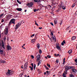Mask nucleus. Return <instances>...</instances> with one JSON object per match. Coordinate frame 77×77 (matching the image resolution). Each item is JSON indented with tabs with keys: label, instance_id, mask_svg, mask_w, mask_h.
<instances>
[{
	"label": "nucleus",
	"instance_id": "obj_1",
	"mask_svg": "<svg viewBox=\"0 0 77 77\" xmlns=\"http://www.w3.org/2000/svg\"><path fill=\"white\" fill-rule=\"evenodd\" d=\"M0 46L1 47V48L0 49V53L1 54H3V49H2V48L4 49H5V46L4 45V42L3 41H2V43L1 44Z\"/></svg>",
	"mask_w": 77,
	"mask_h": 77
},
{
	"label": "nucleus",
	"instance_id": "obj_2",
	"mask_svg": "<svg viewBox=\"0 0 77 77\" xmlns=\"http://www.w3.org/2000/svg\"><path fill=\"white\" fill-rule=\"evenodd\" d=\"M21 22L20 23H18L15 26V29H17L19 27H20V26H21Z\"/></svg>",
	"mask_w": 77,
	"mask_h": 77
},
{
	"label": "nucleus",
	"instance_id": "obj_3",
	"mask_svg": "<svg viewBox=\"0 0 77 77\" xmlns=\"http://www.w3.org/2000/svg\"><path fill=\"white\" fill-rule=\"evenodd\" d=\"M71 67H70V66H66L65 68V70L66 72H67L68 69H71Z\"/></svg>",
	"mask_w": 77,
	"mask_h": 77
},
{
	"label": "nucleus",
	"instance_id": "obj_4",
	"mask_svg": "<svg viewBox=\"0 0 77 77\" xmlns=\"http://www.w3.org/2000/svg\"><path fill=\"white\" fill-rule=\"evenodd\" d=\"M33 4L32 2H30L29 3H28L27 4H26V6H28V7H32V6H33Z\"/></svg>",
	"mask_w": 77,
	"mask_h": 77
},
{
	"label": "nucleus",
	"instance_id": "obj_5",
	"mask_svg": "<svg viewBox=\"0 0 77 77\" xmlns=\"http://www.w3.org/2000/svg\"><path fill=\"white\" fill-rule=\"evenodd\" d=\"M4 33L6 35H8V29L7 28H6L4 30Z\"/></svg>",
	"mask_w": 77,
	"mask_h": 77
},
{
	"label": "nucleus",
	"instance_id": "obj_6",
	"mask_svg": "<svg viewBox=\"0 0 77 77\" xmlns=\"http://www.w3.org/2000/svg\"><path fill=\"white\" fill-rule=\"evenodd\" d=\"M60 8H62V9H63L64 10H65V9H66V7H64V6L62 4L60 5Z\"/></svg>",
	"mask_w": 77,
	"mask_h": 77
},
{
	"label": "nucleus",
	"instance_id": "obj_7",
	"mask_svg": "<svg viewBox=\"0 0 77 77\" xmlns=\"http://www.w3.org/2000/svg\"><path fill=\"white\" fill-rule=\"evenodd\" d=\"M7 50L8 51H9V50H11V47L10 45H7Z\"/></svg>",
	"mask_w": 77,
	"mask_h": 77
},
{
	"label": "nucleus",
	"instance_id": "obj_8",
	"mask_svg": "<svg viewBox=\"0 0 77 77\" xmlns=\"http://www.w3.org/2000/svg\"><path fill=\"white\" fill-rule=\"evenodd\" d=\"M11 24L13 23L15 24V20L14 19H12L11 20Z\"/></svg>",
	"mask_w": 77,
	"mask_h": 77
},
{
	"label": "nucleus",
	"instance_id": "obj_9",
	"mask_svg": "<svg viewBox=\"0 0 77 77\" xmlns=\"http://www.w3.org/2000/svg\"><path fill=\"white\" fill-rule=\"evenodd\" d=\"M24 69H27V63H25L24 65Z\"/></svg>",
	"mask_w": 77,
	"mask_h": 77
},
{
	"label": "nucleus",
	"instance_id": "obj_10",
	"mask_svg": "<svg viewBox=\"0 0 77 77\" xmlns=\"http://www.w3.org/2000/svg\"><path fill=\"white\" fill-rule=\"evenodd\" d=\"M67 74V72L65 71L64 73H63V77H66V74Z\"/></svg>",
	"mask_w": 77,
	"mask_h": 77
},
{
	"label": "nucleus",
	"instance_id": "obj_11",
	"mask_svg": "<svg viewBox=\"0 0 77 77\" xmlns=\"http://www.w3.org/2000/svg\"><path fill=\"white\" fill-rule=\"evenodd\" d=\"M52 5L53 6H54L55 7V8H56V6L57 5V3H54L52 4Z\"/></svg>",
	"mask_w": 77,
	"mask_h": 77
},
{
	"label": "nucleus",
	"instance_id": "obj_12",
	"mask_svg": "<svg viewBox=\"0 0 77 77\" xmlns=\"http://www.w3.org/2000/svg\"><path fill=\"white\" fill-rule=\"evenodd\" d=\"M72 71L74 72H77V70H76V69H72Z\"/></svg>",
	"mask_w": 77,
	"mask_h": 77
},
{
	"label": "nucleus",
	"instance_id": "obj_13",
	"mask_svg": "<svg viewBox=\"0 0 77 77\" xmlns=\"http://www.w3.org/2000/svg\"><path fill=\"white\" fill-rule=\"evenodd\" d=\"M50 32H51V35L52 36H53V32H54V31H51V30L50 29Z\"/></svg>",
	"mask_w": 77,
	"mask_h": 77
},
{
	"label": "nucleus",
	"instance_id": "obj_14",
	"mask_svg": "<svg viewBox=\"0 0 77 77\" xmlns=\"http://www.w3.org/2000/svg\"><path fill=\"white\" fill-rule=\"evenodd\" d=\"M16 9L18 11H22V9L21 8H17Z\"/></svg>",
	"mask_w": 77,
	"mask_h": 77
},
{
	"label": "nucleus",
	"instance_id": "obj_15",
	"mask_svg": "<svg viewBox=\"0 0 77 77\" xmlns=\"http://www.w3.org/2000/svg\"><path fill=\"white\" fill-rule=\"evenodd\" d=\"M0 63H6V61H3V60H0Z\"/></svg>",
	"mask_w": 77,
	"mask_h": 77
},
{
	"label": "nucleus",
	"instance_id": "obj_16",
	"mask_svg": "<svg viewBox=\"0 0 77 77\" xmlns=\"http://www.w3.org/2000/svg\"><path fill=\"white\" fill-rule=\"evenodd\" d=\"M34 1L35 2H37V3H39L41 2V0H34Z\"/></svg>",
	"mask_w": 77,
	"mask_h": 77
},
{
	"label": "nucleus",
	"instance_id": "obj_17",
	"mask_svg": "<svg viewBox=\"0 0 77 77\" xmlns=\"http://www.w3.org/2000/svg\"><path fill=\"white\" fill-rule=\"evenodd\" d=\"M14 73V71H11L10 72V75H12V74H13Z\"/></svg>",
	"mask_w": 77,
	"mask_h": 77
},
{
	"label": "nucleus",
	"instance_id": "obj_18",
	"mask_svg": "<svg viewBox=\"0 0 77 77\" xmlns=\"http://www.w3.org/2000/svg\"><path fill=\"white\" fill-rule=\"evenodd\" d=\"M54 37H51L52 39H53V40L54 41H56V39L55 37V36H54Z\"/></svg>",
	"mask_w": 77,
	"mask_h": 77
},
{
	"label": "nucleus",
	"instance_id": "obj_19",
	"mask_svg": "<svg viewBox=\"0 0 77 77\" xmlns=\"http://www.w3.org/2000/svg\"><path fill=\"white\" fill-rule=\"evenodd\" d=\"M37 47L38 48H39L40 47V46L39 45V43H38L37 45Z\"/></svg>",
	"mask_w": 77,
	"mask_h": 77
},
{
	"label": "nucleus",
	"instance_id": "obj_20",
	"mask_svg": "<svg viewBox=\"0 0 77 77\" xmlns=\"http://www.w3.org/2000/svg\"><path fill=\"white\" fill-rule=\"evenodd\" d=\"M11 70H9V69H8V72H7V74H9L10 75V72L11 71Z\"/></svg>",
	"mask_w": 77,
	"mask_h": 77
},
{
	"label": "nucleus",
	"instance_id": "obj_21",
	"mask_svg": "<svg viewBox=\"0 0 77 77\" xmlns=\"http://www.w3.org/2000/svg\"><path fill=\"white\" fill-rule=\"evenodd\" d=\"M75 38H76V37H75L74 36L72 37V40H74L75 39Z\"/></svg>",
	"mask_w": 77,
	"mask_h": 77
},
{
	"label": "nucleus",
	"instance_id": "obj_22",
	"mask_svg": "<svg viewBox=\"0 0 77 77\" xmlns=\"http://www.w3.org/2000/svg\"><path fill=\"white\" fill-rule=\"evenodd\" d=\"M35 41V39H32L31 40V42L32 43H33V42H34Z\"/></svg>",
	"mask_w": 77,
	"mask_h": 77
},
{
	"label": "nucleus",
	"instance_id": "obj_23",
	"mask_svg": "<svg viewBox=\"0 0 77 77\" xmlns=\"http://www.w3.org/2000/svg\"><path fill=\"white\" fill-rule=\"evenodd\" d=\"M56 48H57V49L58 50H60V46H57L56 47Z\"/></svg>",
	"mask_w": 77,
	"mask_h": 77
},
{
	"label": "nucleus",
	"instance_id": "obj_24",
	"mask_svg": "<svg viewBox=\"0 0 77 77\" xmlns=\"http://www.w3.org/2000/svg\"><path fill=\"white\" fill-rule=\"evenodd\" d=\"M57 20L54 21V23L55 25L57 24Z\"/></svg>",
	"mask_w": 77,
	"mask_h": 77
},
{
	"label": "nucleus",
	"instance_id": "obj_25",
	"mask_svg": "<svg viewBox=\"0 0 77 77\" xmlns=\"http://www.w3.org/2000/svg\"><path fill=\"white\" fill-rule=\"evenodd\" d=\"M68 53H69V54H71V53H72V51L71 50H69L68 51Z\"/></svg>",
	"mask_w": 77,
	"mask_h": 77
},
{
	"label": "nucleus",
	"instance_id": "obj_26",
	"mask_svg": "<svg viewBox=\"0 0 77 77\" xmlns=\"http://www.w3.org/2000/svg\"><path fill=\"white\" fill-rule=\"evenodd\" d=\"M69 76L70 77H74V76L72 74H70Z\"/></svg>",
	"mask_w": 77,
	"mask_h": 77
},
{
	"label": "nucleus",
	"instance_id": "obj_27",
	"mask_svg": "<svg viewBox=\"0 0 77 77\" xmlns=\"http://www.w3.org/2000/svg\"><path fill=\"white\" fill-rule=\"evenodd\" d=\"M17 3H18L19 4H21V2H20V1H19L18 0H17Z\"/></svg>",
	"mask_w": 77,
	"mask_h": 77
},
{
	"label": "nucleus",
	"instance_id": "obj_28",
	"mask_svg": "<svg viewBox=\"0 0 77 77\" xmlns=\"http://www.w3.org/2000/svg\"><path fill=\"white\" fill-rule=\"evenodd\" d=\"M65 58H64L63 59V64H64L65 63Z\"/></svg>",
	"mask_w": 77,
	"mask_h": 77
},
{
	"label": "nucleus",
	"instance_id": "obj_29",
	"mask_svg": "<svg viewBox=\"0 0 77 77\" xmlns=\"http://www.w3.org/2000/svg\"><path fill=\"white\" fill-rule=\"evenodd\" d=\"M70 67H71V69H72V68H74V69H75V67H74L73 66H70Z\"/></svg>",
	"mask_w": 77,
	"mask_h": 77
},
{
	"label": "nucleus",
	"instance_id": "obj_30",
	"mask_svg": "<svg viewBox=\"0 0 77 77\" xmlns=\"http://www.w3.org/2000/svg\"><path fill=\"white\" fill-rule=\"evenodd\" d=\"M36 68V64H34V69L35 70V68Z\"/></svg>",
	"mask_w": 77,
	"mask_h": 77
},
{
	"label": "nucleus",
	"instance_id": "obj_31",
	"mask_svg": "<svg viewBox=\"0 0 77 77\" xmlns=\"http://www.w3.org/2000/svg\"><path fill=\"white\" fill-rule=\"evenodd\" d=\"M39 53L40 54H41V53H42V51H41V50H39Z\"/></svg>",
	"mask_w": 77,
	"mask_h": 77
},
{
	"label": "nucleus",
	"instance_id": "obj_32",
	"mask_svg": "<svg viewBox=\"0 0 77 77\" xmlns=\"http://www.w3.org/2000/svg\"><path fill=\"white\" fill-rule=\"evenodd\" d=\"M31 59H34V56L32 55H31Z\"/></svg>",
	"mask_w": 77,
	"mask_h": 77
},
{
	"label": "nucleus",
	"instance_id": "obj_33",
	"mask_svg": "<svg viewBox=\"0 0 77 77\" xmlns=\"http://www.w3.org/2000/svg\"><path fill=\"white\" fill-rule=\"evenodd\" d=\"M77 0H73V2L74 3H76Z\"/></svg>",
	"mask_w": 77,
	"mask_h": 77
},
{
	"label": "nucleus",
	"instance_id": "obj_34",
	"mask_svg": "<svg viewBox=\"0 0 77 77\" xmlns=\"http://www.w3.org/2000/svg\"><path fill=\"white\" fill-rule=\"evenodd\" d=\"M37 71L38 72V73L39 74H41V72H40V70H39V69H38L37 70Z\"/></svg>",
	"mask_w": 77,
	"mask_h": 77
},
{
	"label": "nucleus",
	"instance_id": "obj_35",
	"mask_svg": "<svg viewBox=\"0 0 77 77\" xmlns=\"http://www.w3.org/2000/svg\"><path fill=\"white\" fill-rule=\"evenodd\" d=\"M40 57H41V56L40 55H38L37 56V58H40Z\"/></svg>",
	"mask_w": 77,
	"mask_h": 77
},
{
	"label": "nucleus",
	"instance_id": "obj_36",
	"mask_svg": "<svg viewBox=\"0 0 77 77\" xmlns=\"http://www.w3.org/2000/svg\"><path fill=\"white\" fill-rule=\"evenodd\" d=\"M3 15H4V14H2L0 15V17H2V16H3Z\"/></svg>",
	"mask_w": 77,
	"mask_h": 77
},
{
	"label": "nucleus",
	"instance_id": "obj_37",
	"mask_svg": "<svg viewBox=\"0 0 77 77\" xmlns=\"http://www.w3.org/2000/svg\"><path fill=\"white\" fill-rule=\"evenodd\" d=\"M56 63H59V60H56Z\"/></svg>",
	"mask_w": 77,
	"mask_h": 77
},
{
	"label": "nucleus",
	"instance_id": "obj_38",
	"mask_svg": "<svg viewBox=\"0 0 77 77\" xmlns=\"http://www.w3.org/2000/svg\"><path fill=\"white\" fill-rule=\"evenodd\" d=\"M4 41H6V38L5 36L4 38Z\"/></svg>",
	"mask_w": 77,
	"mask_h": 77
},
{
	"label": "nucleus",
	"instance_id": "obj_39",
	"mask_svg": "<svg viewBox=\"0 0 77 77\" xmlns=\"http://www.w3.org/2000/svg\"><path fill=\"white\" fill-rule=\"evenodd\" d=\"M75 4H73V5H72V8H74V7L75 6Z\"/></svg>",
	"mask_w": 77,
	"mask_h": 77
},
{
	"label": "nucleus",
	"instance_id": "obj_40",
	"mask_svg": "<svg viewBox=\"0 0 77 77\" xmlns=\"http://www.w3.org/2000/svg\"><path fill=\"white\" fill-rule=\"evenodd\" d=\"M47 57H48V58H51V56L50 55H48Z\"/></svg>",
	"mask_w": 77,
	"mask_h": 77
},
{
	"label": "nucleus",
	"instance_id": "obj_41",
	"mask_svg": "<svg viewBox=\"0 0 77 77\" xmlns=\"http://www.w3.org/2000/svg\"><path fill=\"white\" fill-rule=\"evenodd\" d=\"M33 67H31V71H33Z\"/></svg>",
	"mask_w": 77,
	"mask_h": 77
},
{
	"label": "nucleus",
	"instance_id": "obj_42",
	"mask_svg": "<svg viewBox=\"0 0 77 77\" xmlns=\"http://www.w3.org/2000/svg\"><path fill=\"white\" fill-rule=\"evenodd\" d=\"M12 24V22H11V21H10V22L9 23V25H10L11 24Z\"/></svg>",
	"mask_w": 77,
	"mask_h": 77
},
{
	"label": "nucleus",
	"instance_id": "obj_43",
	"mask_svg": "<svg viewBox=\"0 0 77 77\" xmlns=\"http://www.w3.org/2000/svg\"><path fill=\"white\" fill-rule=\"evenodd\" d=\"M40 60V58H37V61H38V60Z\"/></svg>",
	"mask_w": 77,
	"mask_h": 77
},
{
	"label": "nucleus",
	"instance_id": "obj_44",
	"mask_svg": "<svg viewBox=\"0 0 77 77\" xmlns=\"http://www.w3.org/2000/svg\"><path fill=\"white\" fill-rule=\"evenodd\" d=\"M47 66H48L49 68L50 67V64H47Z\"/></svg>",
	"mask_w": 77,
	"mask_h": 77
},
{
	"label": "nucleus",
	"instance_id": "obj_45",
	"mask_svg": "<svg viewBox=\"0 0 77 77\" xmlns=\"http://www.w3.org/2000/svg\"><path fill=\"white\" fill-rule=\"evenodd\" d=\"M37 11V10L36 9L34 10V12H36V11Z\"/></svg>",
	"mask_w": 77,
	"mask_h": 77
},
{
	"label": "nucleus",
	"instance_id": "obj_46",
	"mask_svg": "<svg viewBox=\"0 0 77 77\" xmlns=\"http://www.w3.org/2000/svg\"><path fill=\"white\" fill-rule=\"evenodd\" d=\"M45 68L46 69H49V68H48L47 66H46Z\"/></svg>",
	"mask_w": 77,
	"mask_h": 77
},
{
	"label": "nucleus",
	"instance_id": "obj_47",
	"mask_svg": "<svg viewBox=\"0 0 77 77\" xmlns=\"http://www.w3.org/2000/svg\"><path fill=\"white\" fill-rule=\"evenodd\" d=\"M35 24L37 26H38V23H37L36 22L35 23Z\"/></svg>",
	"mask_w": 77,
	"mask_h": 77
},
{
	"label": "nucleus",
	"instance_id": "obj_48",
	"mask_svg": "<svg viewBox=\"0 0 77 77\" xmlns=\"http://www.w3.org/2000/svg\"><path fill=\"white\" fill-rule=\"evenodd\" d=\"M31 65H32V67H33V63H32L31 64Z\"/></svg>",
	"mask_w": 77,
	"mask_h": 77
},
{
	"label": "nucleus",
	"instance_id": "obj_49",
	"mask_svg": "<svg viewBox=\"0 0 77 77\" xmlns=\"http://www.w3.org/2000/svg\"><path fill=\"white\" fill-rule=\"evenodd\" d=\"M61 45H64V43H63V42H62L61 43Z\"/></svg>",
	"mask_w": 77,
	"mask_h": 77
},
{
	"label": "nucleus",
	"instance_id": "obj_50",
	"mask_svg": "<svg viewBox=\"0 0 77 77\" xmlns=\"http://www.w3.org/2000/svg\"><path fill=\"white\" fill-rule=\"evenodd\" d=\"M63 42L64 43V44H66V42H65V40H64L63 41Z\"/></svg>",
	"mask_w": 77,
	"mask_h": 77
},
{
	"label": "nucleus",
	"instance_id": "obj_51",
	"mask_svg": "<svg viewBox=\"0 0 77 77\" xmlns=\"http://www.w3.org/2000/svg\"><path fill=\"white\" fill-rule=\"evenodd\" d=\"M50 24H51V25H52V26H54V25H53V23H51Z\"/></svg>",
	"mask_w": 77,
	"mask_h": 77
},
{
	"label": "nucleus",
	"instance_id": "obj_52",
	"mask_svg": "<svg viewBox=\"0 0 77 77\" xmlns=\"http://www.w3.org/2000/svg\"><path fill=\"white\" fill-rule=\"evenodd\" d=\"M35 36V34H33L32 35H31V37H32V36Z\"/></svg>",
	"mask_w": 77,
	"mask_h": 77
},
{
	"label": "nucleus",
	"instance_id": "obj_53",
	"mask_svg": "<svg viewBox=\"0 0 77 77\" xmlns=\"http://www.w3.org/2000/svg\"><path fill=\"white\" fill-rule=\"evenodd\" d=\"M69 26L68 27V28H67L66 29V30H69Z\"/></svg>",
	"mask_w": 77,
	"mask_h": 77
},
{
	"label": "nucleus",
	"instance_id": "obj_54",
	"mask_svg": "<svg viewBox=\"0 0 77 77\" xmlns=\"http://www.w3.org/2000/svg\"><path fill=\"white\" fill-rule=\"evenodd\" d=\"M75 62H76V63H77V59L75 60Z\"/></svg>",
	"mask_w": 77,
	"mask_h": 77
},
{
	"label": "nucleus",
	"instance_id": "obj_55",
	"mask_svg": "<svg viewBox=\"0 0 77 77\" xmlns=\"http://www.w3.org/2000/svg\"><path fill=\"white\" fill-rule=\"evenodd\" d=\"M1 21H2V22H4V20L3 19H2Z\"/></svg>",
	"mask_w": 77,
	"mask_h": 77
},
{
	"label": "nucleus",
	"instance_id": "obj_56",
	"mask_svg": "<svg viewBox=\"0 0 77 77\" xmlns=\"http://www.w3.org/2000/svg\"><path fill=\"white\" fill-rule=\"evenodd\" d=\"M41 60H40V61H39V62H38V63L40 64H41Z\"/></svg>",
	"mask_w": 77,
	"mask_h": 77
},
{
	"label": "nucleus",
	"instance_id": "obj_57",
	"mask_svg": "<svg viewBox=\"0 0 77 77\" xmlns=\"http://www.w3.org/2000/svg\"><path fill=\"white\" fill-rule=\"evenodd\" d=\"M42 27H39L38 29H42Z\"/></svg>",
	"mask_w": 77,
	"mask_h": 77
},
{
	"label": "nucleus",
	"instance_id": "obj_58",
	"mask_svg": "<svg viewBox=\"0 0 77 77\" xmlns=\"http://www.w3.org/2000/svg\"><path fill=\"white\" fill-rule=\"evenodd\" d=\"M45 57V58L46 59H48V57H47H47Z\"/></svg>",
	"mask_w": 77,
	"mask_h": 77
},
{
	"label": "nucleus",
	"instance_id": "obj_59",
	"mask_svg": "<svg viewBox=\"0 0 77 77\" xmlns=\"http://www.w3.org/2000/svg\"><path fill=\"white\" fill-rule=\"evenodd\" d=\"M48 7H50L51 8V5H48Z\"/></svg>",
	"mask_w": 77,
	"mask_h": 77
},
{
	"label": "nucleus",
	"instance_id": "obj_60",
	"mask_svg": "<svg viewBox=\"0 0 77 77\" xmlns=\"http://www.w3.org/2000/svg\"><path fill=\"white\" fill-rule=\"evenodd\" d=\"M54 55L55 56H57V54H54Z\"/></svg>",
	"mask_w": 77,
	"mask_h": 77
},
{
	"label": "nucleus",
	"instance_id": "obj_61",
	"mask_svg": "<svg viewBox=\"0 0 77 77\" xmlns=\"http://www.w3.org/2000/svg\"><path fill=\"white\" fill-rule=\"evenodd\" d=\"M25 77H27V75H24Z\"/></svg>",
	"mask_w": 77,
	"mask_h": 77
},
{
	"label": "nucleus",
	"instance_id": "obj_62",
	"mask_svg": "<svg viewBox=\"0 0 77 77\" xmlns=\"http://www.w3.org/2000/svg\"><path fill=\"white\" fill-rule=\"evenodd\" d=\"M39 64H40L38 63L37 64V66H39Z\"/></svg>",
	"mask_w": 77,
	"mask_h": 77
},
{
	"label": "nucleus",
	"instance_id": "obj_63",
	"mask_svg": "<svg viewBox=\"0 0 77 77\" xmlns=\"http://www.w3.org/2000/svg\"><path fill=\"white\" fill-rule=\"evenodd\" d=\"M44 74L45 75H46V72H45L44 73Z\"/></svg>",
	"mask_w": 77,
	"mask_h": 77
},
{
	"label": "nucleus",
	"instance_id": "obj_64",
	"mask_svg": "<svg viewBox=\"0 0 77 77\" xmlns=\"http://www.w3.org/2000/svg\"><path fill=\"white\" fill-rule=\"evenodd\" d=\"M46 72H47V73H48V71H46Z\"/></svg>",
	"mask_w": 77,
	"mask_h": 77
}]
</instances>
